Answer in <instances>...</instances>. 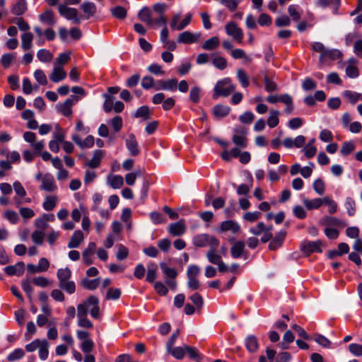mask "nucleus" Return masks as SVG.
<instances>
[{
    "mask_svg": "<svg viewBox=\"0 0 362 362\" xmlns=\"http://www.w3.org/2000/svg\"><path fill=\"white\" fill-rule=\"evenodd\" d=\"M235 89V86L232 83L230 78H224L219 80L214 88L213 98L216 99L218 96L227 97Z\"/></svg>",
    "mask_w": 362,
    "mask_h": 362,
    "instance_id": "f257e3e1",
    "label": "nucleus"
},
{
    "mask_svg": "<svg viewBox=\"0 0 362 362\" xmlns=\"http://www.w3.org/2000/svg\"><path fill=\"white\" fill-rule=\"evenodd\" d=\"M76 134L72 135L73 141L81 148H87L89 146L90 136H86L83 139V136L87 134L89 132L88 127H85L83 123L81 120L76 122Z\"/></svg>",
    "mask_w": 362,
    "mask_h": 362,
    "instance_id": "f03ea898",
    "label": "nucleus"
},
{
    "mask_svg": "<svg viewBox=\"0 0 362 362\" xmlns=\"http://www.w3.org/2000/svg\"><path fill=\"white\" fill-rule=\"evenodd\" d=\"M192 243L194 246L203 247L209 246L219 245V240L214 236L206 233L199 234L193 238Z\"/></svg>",
    "mask_w": 362,
    "mask_h": 362,
    "instance_id": "7ed1b4c3",
    "label": "nucleus"
},
{
    "mask_svg": "<svg viewBox=\"0 0 362 362\" xmlns=\"http://www.w3.org/2000/svg\"><path fill=\"white\" fill-rule=\"evenodd\" d=\"M181 18V13H175L173 16L170 21V26L173 30H182L186 27H187L192 18V13H187L185 17L180 22V23H177V21H179Z\"/></svg>",
    "mask_w": 362,
    "mask_h": 362,
    "instance_id": "20e7f679",
    "label": "nucleus"
},
{
    "mask_svg": "<svg viewBox=\"0 0 362 362\" xmlns=\"http://www.w3.org/2000/svg\"><path fill=\"white\" fill-rule=\"evenodd\" d=\"M58 11L60 16L69 21H73L74 23H78L80 19L78 16V11L76 8H71L64 4H58Z\"/></svg>",
    "mask_w": 362,
    "mask_h": 362,
    "instance_id": "39448f33",
    "label": "nucleus"
},
{
    "mask_svg": "<svg viewBox=\"0 0 362 362\" xmlns=\"http://www.w3.org/2000/svg\"><path fill=\"white\" fill-rule=\"evenodd\" d=\"M202 37L200 32L192 33L189 30L180 33L177 38V42L180 44H193L198 42Z\"/></svg>",
    "mask_w": 362,
    "mask_h": 362,
    "instance_id": "423d86ee",
    "label": "nucleus"
},
{
    "mask_svg": "<svg viewBox=\"0 0 362 362\" xmlns=\"http://www.w3.org/2000/svg\"><path fill=\"white\" fill-rule=\"evenodd\" d=\"M78 101V98L76 95H71L64 103L57 105V111L65 117H69L72 114L73 105Z\"/></svg>",
    "mask_w": 362,
    "mask_h": 362,
    "instance_id": "0eeeda50",
    "label": "nucleus"
},
{
    "mask_svg": "<svg viewBox=\"0 0 362 362\" xmlns=\"http://www.w3.org/2000/svg\"><path fill=\"white\" fill-rule=\"evenodd\" d=\"M322 241L317 240L315 241L304 240L300 243V250L306 255L313 252H322Z\"/></svg>",
    "mask_w": 362,
    "mask_h": 362,
    "instance_id": "6e6552de",
    "label": "nucleus"
},
{
    "mask_svg": "<svg viewBox=\"0 0 362 362\" xmlns=\"http://www.w3.org/2000/svg\"><path fill=\"white\" fill-rule=\"evenodd\" d=\"M225 30L228 35L232 37L233 39L238 43L242 42L243 39V32L240 28L238 27L235 23H228L225 26Z\"/></svg>",
    "mask_w": 362,
    "mask_h": 362,
    "instance_id": "1a4fd4ad",
    "label": "nucleus"
},
{
    "mask_svg": "<svg viewBox=\"0 0 362 362\" xmlns=\"http://www.w3.org/2000/svg\"><path fill=\"white\" fill-rule=\"evenodd\" d=\"M245 243L241 240L236 241L233 243L230 247L231 256L234 259H238L243 257L245 259L247 257V254L245 251Z\"/></svg>",
    "mask_w": 362,
    "mask_h": 362,
    "instance_id": "9d476101",
    "label": "nucleus"
},
{
    "mask_svg": "<svg viewBox=\"0 0 362 362\" xmlns=\"http://www.w3.org/2000/svg\"><path fill=\"white\" fill-rule=\"evenodd\" d=\"M40 189L46 192H54L57 190V187L55 184L53 176L50 174L44 175L41 179V185Z\"/></svg>",
    "mask_w": 362,
    "mask_h": 362,
    "instance_id": "9b49d317",
    "label": "nucleus"
},
{
    "mask_svg": "<svg viewBox=\"0 0 362 362\" xmlns=\"http://www.w3.org/2000/svg\"><path fill=\"white\" fill-rule=\"evenodd\" d=\"M177 86V81L175 78H170L166 81L159 80L156 82L155 89L165 90L174 92Z\"/></svg>",
    "mask_w": 362,
    "mask_h": 362,
    "instance_id": "f8f14e48",
    "label": "nucleus"
},
{
    "mask_svg": "<svg viewBox=\"0 0 362 362\" xmlns=\"http://www.w3.org/2000/svg\"><path fill=\"white\" fill-rule=\"evenodd\" d=\"M235 134L233 136V142L239 148H245L247 145V140L245 136V131L243 129H235Z\"/></svg>",
    "mask_w": 362,
    "mask_h": 362,
    "instance_id": "ddd939ff",
    "label": "nucleus"
},
{
    "mask_svg": "<svg viewBox=\"0 0 362 362\" xmlns=\"http://www.w3.org/2000/svg\"><path fill=\"white\" fill-rule=\"evenodd\" d=\"M186 231V226L183 220L170 224L168 233L173 236H180Z\"/></svg>",
    "mask_w": 362,
    "mask_h": 362,
    "instance_id": "4468645a",
    "label": "nucleus"
},
{
    "mask_svg": "<svg viewBox=\"0 0 362 362\" xmlns=\"http://www.w3.org/2000/svg\"><path fill=\"white\" fill-rule=\"evenodd\" d=\"M240 230V225L233 221L227 220L221 222L220 225L219 232L230 231L233 234L237 233Z\"/></svg>",
    "mask_w": 362,
    "mask_h": 362,
    "instance_id": "2eb2a0df",
    "label": "nucleus"
},
{
    "mask_svg": "<svg viewBox=\"0 0 362 362\" xmlns=\"http://www.w3.org/2000/svg\"><path fill=\"white\" fill-rule=\"evenodd\" d=\"M286 235V231L284 230H281L279 232H278L275 237L270 242L269 245V249L272 250H276L279 248L282 245Z\"/></svg>",
    "mask_w": 362,
    "mask_h": 362,
    "instance_id": "dca6fc26",
    "label": "nucleus"
},
{
    "mask_svg": "<svg viewBox=\"0 0 362 362\" xmlns=\"http://www.w3.org/2000/svg\"><path fill=\"white\" fill-rule=\"evenodd\" d=\"M24 263L18 262L14 265H9L4 268V272L8 276L17 275L21 276L24 272Z\"/></svg>",
    "mask_w": 362,
    "mask_h": 362,
    "instance_id": "f3484780",
    "label": "nucleus"
},
{
    "mask_svg": "<svg viewBox=\"0 0 362 362\" xmlns=\"http://www.w3.org/2000/svg\"><path fill=\"white\" fill-rule=\"evenodd\" d=\"M77 337L81 341V347L85 353L90 351V341H89V333L86 331L79 330L77 332Z\"/></svg>",
    "mask_w": 362,
    "mask_h": 362,
    "instance_id": "a211bd4d",
    "label": "nucleus"
},
{
    "mask_svg": "<svg viewBox=\"0 0 362 362\" xmlns=\"http://www.w3.org/2000/svg\"><path fill=\"white\" fill-rule=\"evenodd\" d=\"M126 146L132 156H135L139 153L138 143L134 134H129L126 139Z\"/></svg>",
    "mask_w": 362,
    "mask_h": 362,
    "instance_id": "6ab92c4d",
    "label": "nucleus"
},
{
    "mask_svg": "<svg viewBox=\"0 0 362 362\" xmlns=\"http://www.w3.org/2000/svg\"><path fill=\"white\" fill-rule=\"evenodd\" d=\"M66 77V72L63 67L54 66L53 70L49 75V79L54 83H59Z\"/></svg>",
    "mask_w": 362,
    "mask_h": 362,
    "instance_id": "aec40b11",
    "label": "nucleus"
},
{
    "mask_svg": "<svg viewBox=\"0 0 362 362\" xmlns=\"http://www.w3.org/2000/svg\"><path fill=\"white\" fill-rule=\"evenodd\" d=\"M218 247V245L212 246L206 252L208 261L213 264H217L222 261L221 255L217 252Z\"/></svg>",
    "mask_w": 362,
    "mask_h": 362,
    "instance_id": "412c9836",
    "label": "nucleus"
},
{
    "mask_svg": "<svg viewBox=\"0 0 362 362\" xmlns=\"http://www.w3.org/2000/svg\"><path fill=\"white\" fill-rule=\"evenodd\" d=\"M39 20L40 22L47 25H54L56 23L54 13L51 9H47L40 14Z\"/></svg>",
    "mask_w": 362,
    "mask_h": 362,
    "instance_id": "4be33fe9",
    "label": "nucleus"
},
{
    "mask_svg": "<svg viewBox=\"0 0 362 362\" xmlns=\"http://www.w3.org/2000/svg\"><path fill=\"white\" fill-rule=\"evenodd\" d=\"M107 183L112 189H119L124 185V178L119 175H109L107 177Z\"/></svg>",
    "mask_w": 362,
    "mask_h": 362,
    "instance_id": "5701e85b",
    "label": "nucleus"
},
{
    "mask_svg": "<svg viewBox=\"0 0 362 362\" xmlns=\"http://www.w3.org/2000/svg\"><path fill=\"white\" fill-rule=\"evenodd\" d=\"M245 345L249 352H256L259 348L257 337L255 335H248L245 339Z\"/></svg>",
    "mask_w": 362,
    "mask_h": 362,
    "instance_id": "b1692460",
    "label": "nucleus"
},
{
    "mask_svg": "<svg viewBox=\"0 0 362 362\" xmlns=\"http://www.w3.org/2000/svg\"><path fill=\"white\" fill-rule=\"evenodd\" d=\"M230 111V107L227 105L218 104L214 107L213 114L218 119L226 117Z\"/></svg>",
    "mask_w": 362,
    "mask_h": 362,
    "instance_id": "393cba45",
    "label": "nucleus"
},
{
    "mask_svg": "<svg viewBox=\"0 0 362 362\" xmlns=\"http://www.w3.org/2000/svg\"><path fill=\"white\" fill-rule=\"evenodd\" d=\"M324 202L323 198H315L313 199H304L303 200V204L308 210H313L319 209L322 204Z\"/></svg>",
    "mask_w": 362,
    "mask_h": 362,
    "instance_id": "a878e982",
    "label": "nucleus"
},
{
    "mask_svg": "<svg viewBox=\"0 0 362 362\" xmlns=\"http://www.w3.org/2000/svg\"><path fill=\"white\" fill-rule=\"evenodd\" d=\"M84 239V236L83 233L81 230H76L74 233L71 239L68 243L69 248H76L78 247L80 244L83 242Z\"/></svg>",
    "mask_w": 362,
    "mask_h": 362,
    "instance_id": "bb28decb",
    "label": "nucleus"
},
{
    "mask_svg": "<svg viewBox=\"0 0 362 362\" xmlns=\"http://www.w3.org/2000/svg\"><path fill=\"white\" fill-rule=\"evenodd\" d=\"M349 64L346 67V74L348 77L355 78L358 76V69H357L356 64L357 60L354 58L349 59Z\"/></svg>",
    "mask_w": 362,
    "mask_h": 362,
    "instance_id": "cd10ccee",
    "label": "nucleus"
},
{
    "mask_svg": "<svg viewBox=\"0 0 362 362\" xmlns=\"http://www.w3.org/2000/svg\"><path fill=\"white\" fill-rule=\"evenodd\" d=\"M33 35L26 32L21 35V47L24 51L31 49L33 46Z\"/></svg>",
    "mask_w": 362,
    "mask_h": 362,
    "instance_id": "c85d7f7f",
    "label": "nucleus"
},
{
    "mask_svg": "<svg viewBox=\"0 0 362 362\" xmlns=\"http://www.w3.org/2000/svg\"><path fill=\"white\" fill-rule=\"evenodd\" d=\"M340 54V52L337 49H325L324 53L320 54L319 59L320 62H322L324 60L327 59L333 60L339 57Z\"/></svg>",
    "mask_w": 362,
    "mask_h": 362,
    "instance_id": "c756f323",
    "label": "nucleus"
},
{
    "mask_svg": "<svg viewBox=\"0 0 362 362\" xmlns=\"http://www.w3.org/2000/svg\"><path fill=\"white\" fill-rule=\"evenodd\" d=\"M220 44L219 38L217 36L206 40L202 45V48L204 50H213Z\"/></svg>",
    "mask_w": 362,
    "mask_h": 362,
    "instance_id": "7c9ffc66",
    "label": "nucleus"
},
{
    "mask_svg": "<svg viewBox=\"0 0 362 362\" xmlns=\"http://www.w3.org/2000/svg\"><path fill=\"white\" fill-rule=\"evenodd\" d=\"M27 10V4L25 0H19L11 8V12L16 16L23 14Z\"/></svg>",
    "mask_w": 362,
    "mask_h": 362,
    "instance_id": "2f4dec72",
    "label": "nucleus"
},
{
    "mask_svg": "<svg viewBox=\"0 0 362 362\" xmlns=\"http://www.w3.org/2000/svg\"><path fill=\"white\" fill-rule=\"evenodd\" d=\"M59 284H62L65 281L70 280L71 276V271L68 267L64 269H59L57 272Z\"/></svg>",
    "mask_w": 362,
    "mask_h": 362,
    "instance_id": "473e14b6",
    "label": "nucleus"
},
{
    "mask_svg": "<svg viewBox=\"0 0 362 362\" xmlns=\"http://www.w3.org/2000/svg\"><path fill=\"white\" fill-rule=\"evenodd\" d=\"M342 95L352 105L356 103L361 97V94L352 90L343 91Z\"/></svg>",
    "mask_w": 362,
    "mask_h": 362,
    "instance_id": "72a5a7b5",
    "label": "nucleus"
},
{
    "mask_svg": "<svg viewBox=\"0 0 362 362\" xmlns=\"http://www.w3.org/2000/svg\"><path fill=\"white\" fill-rule=\"evenodd\" d=\"M71 52L60 53L56 58L54 66L63 67L71 59Z\"/></svg>",
    "mask_w": 362,
    "mask_h": 362,
    "instance_id": "f704fd0d",
    "label": "nucleus"
},
{
    "mask_svg": "<svg viewBox=\"0 0 362 362\" xmlns=\"http://www.w3.org/2000/svg\"><path fill=\"white\" fill-rule=\"evenodd\" d=\"M37 57L41 62L49 63L52 60L53 54L48 49H41L38 50Z\"/></svg>",
    "mask_w": 362,
    "mask_h": 362,
    "instance_id": "c9c22d12",
    "label": "nucleus"
},
{
    "mask_svg": "<svg viewBox=\"0 0 362 362\" xmlns=\"http://www.w3.org/2000/svg\"><path fill=\"white\" fill-rule=\"evenodd\" d=\"M157 265L155 263L151 262L147 266L146 281L152 283L156 279Z\"/></svg>",
    "mask_w": 362,
    "mask_h": 362,
    "instance_id": "e433bc0d",
    "label": "nucleus"
},
{
    "mask_svg": "<svg viewBox=\"0 0 362 362\" xmlns=\"http://www.w3.org/2000/svg\"><path fill=\"white\" fill-rule=\"evenodd\" d=\"M151 111L148 106L144 105L137 109L134 113V117L141 118L143 120H147L150 118Z\"/></svg>",
    "mask_w": 362,
    "mask_h": 362,
    "instance_id": "4c0bfd02",
    "label": "nucleus"
},
{
    "mask_svg": "<svg viewBox=\"0 0 362 362\" xmlns=\"http://www.w3.org/2000/svg\"><path fill=\"white\" fill-rule=\"evenodd\" d=\"M279 112L276 110H271L267 119V124L270 128H274L279 124Z\"/></svg>",
    "mask_w": 362,
    "mask_h": 362,
    "instance_id": "58836bf2",
    "label": "nucleus"
},
{
    "mask_svg": "<svg viewBox=\"0 0 362 362\" xmlns=\"http://www.w3.org/2000/svg\"><path fill=\"white\" fill-rule=\"evenodd\" d=\"M57 203V197L56 196H47L42 204L43 208L46 211H52Z\"/></svg>",
    "mask_w": 362,
    "mask_h": 362,
    "instance_id": "ea45409f",
    "label": "nucleus"
},
{
    "mask_svg": "<svg viewBox=\"0 0 362 362\" xmlns=\"http://www.w3.org/2000/svg\"><path fill=\"white\" fill-rule=\"evenodd\" d=\"M49 344L46 339L41 341L40 346L38 347L39 349V357L41 360H46L48 357L49 354Z\"/></svg>",
    "mask_w": 362,
    "mask_h": 362,
    "instance_id": "a19ab883",
    "label": "nucleus"
},
{
    "mask_svg": "<svg viewBox=\"0 0 362 362\" xmlns=\"http://www.w3.org/2000/svg\"><path fill=\"white\" fill-rule=\"evenodd\" d=\"M160 266L162 272L166 277L169 279H175L177 276V272L174 268L168 267L167 264L164 262L160 263Z\"/></svg>",
    "mask_w": 362,
    "mask_h": 362,
    "instance_id": "79ce46f5",
    "label": "nucleus"
},
{
    "mask_svg": "<svg viewBox=\"0 0 362 362\" xmlns=\"http://www.w3.org/2000/svg\"><path fill=\"white\" fill-rule=\"evenodd\" d=\"M138 16L139 19L149 25L153 24V21L152 20L150 15L149 8L144 7L143 8L139 13Z\"/></svg>",
    "mask_w": 362,
    "mask_h": 362,
    "instance_id": "37998d69",
    "label": "nucleus"
},
{
    "mask_svg": "<svg viewBox=\"0 0 362 362\" xmlns=\"http://www.w3.org/2000/svg\"><path fill=\"white\" fill-rule=\"evenodd\" d=\"M105 151L103 150H96L92 156V168L99 166L102 159L105 156Z\"/></svg>",
    "mask_w": 362,
    "mask_h": 362,
    "instance_id": "c03bdc74",
    "label": "nucleus"
},
{
    "mask_svg": "<svg viewBox=\"0 0 362 362\" xmlns=\"http://www.w3.org/2000/svg\"><path fill=\"white\" fill-rule=\"evenodd\" d=\"M112 15L120 20H122L127 16V10L120 6H117L110 9Z\"/></svg>",
    "mask_w": 362,
    "mask_h": 362,
    "instance_id": "a18cd8bd",
    "label": "nucleus"
},
{
    "mask_svg": "<svg viewBox=\"0 0 362 362\" xmlns=\"http://www.w3.org/2000/svg\"><path fill=\"white\" fill-rule=\"evenodd\" d=\"M323 223L328 226H344L345 224L339 219L332 216H326L323 219Z\"/></svg>",
    "mask_w": 362,
    "mask_h": 362,
    "instance_id": "49530a36",
    "label": "nucleus"
},
{
    "mask_svg": "<svg viewBox=\"0 0 362 362\" xmlns=\"http://www.w3.org/2000/svg\"><path fill=\"white\" fill-rule=\"evenodd\" d=\"M185 346L183 347L177 346L173 347L170 349V351H167L168 354L172 355L177 360H181L185 356Z\"/></svg>",
    "mask_w": 362,
    "mask_h": 362,
    "instance_id": "de8ad7c7",
    "label": "nucleus"
},
{
    "mask_svg": "<svg viewBox=\"0 0 362 362\" xmlns=\"http://www.w3.org/2000/svg\"><path fill=\"white\" fill-rule=\"evenodd\" d=\"M25 356V351L23 349L18 348L13 350L7 356V360L10 362H13L17 360H20Z\"/></svg>",
    "mask_w": 362,
    "mask_h": 362,
    "instance_id": "09e8293b",
    "label": "nucleus"
},
{
    "mask_svg": "<svg viewBox=\"0 0 362 362\" xmlns=\"http://www.w3.org/2000/svg\"><path fill=\"white\" fill-rule=\"evenodd\" d=\"M231 56L235 59L243 58L245 62H252V58L250 56L246 55L245 51L242 49H235L231 51Z\"/></svg>",
    "mask_w": 362,
    "mask_h": 362,
    "instance_id": "8fccbe9b",
    "label": "nucleus"
},
{
    "mask_svg": "<svg viewBox=\"0 0 362 362\" xmlns=\"http://www.w3.org/2000/svg\"><path fill=\"white\" fill-rule=\"evenodd\" d=\"M90 305V297L87 298L85 302L78 305L77 306V315H87L89 306Z\"/></svg>",
    "mask_w": 362,
    "mask_h": 362,
    "instance_id": "3c124183",
    "label": "nucleus"
},
{
    "mask_svg": "<svg viewBox=\"0 0 362 362\" xmlns=\"http://www.w3.org/2000/svg\"><path fill=\"white\" fill-rule=\"evenodd\" d=\"M250 183L249 184H241L237 187V194L239 195H246L250 190L252 186V177L251 175H249Z\"/></svg>",
    "mask_w": 362,
    "mask_h": 362,
    "instance_id": "603ef678",
    "label": "nucleus"
},
{
    "mask_svg": "<svg viewBox=\"0 0 362 362\" xmlns=\"http://www.w3.org/2000/svg\"><path fill=\"white\" fill-rule=\"evenodd\" d=\"M355 149V144L352 141H346L342 144L340 153L343 156L351 153Z\"/></svg>",
    "mask_w": 362,
    "mask_h": 362,
    "instance_id": "864d4df0",
    "label": "nucleus"
},
{
    "mask_svg": "<svg viewBox=\"0 0 362 362\" xmlns=\"http://www.w3.org/2000/svg\"><path fill=\"white\" fill-rule=\"evenodd\" d=\"M237 78L243 88H247L249 86L248 76L243 69H238L237 70Z\"/></svg>",
    "mask_w": 362,
    "mask_h": 362,
    "instance_id": "5fc2aeb1",
    "label": "nucleus"
},
{
    "mask_svg": "<svg viewBox=\"0 0 362 362\" xmlns=\"http://www.w3.org/2000/svg\"><path fill=\"white\" fill-rule=\"evenodd\" d=\"M323 204L328 206V212L329 214H334L337 211V204L330 197H325Z\"/></svg>",
    "mask_w": 362,
    "mask_h": 362,
    "instance_id": "6e6d98bb",
    "label": "nucleus"
},
{
    "mask_svg": "<svg viewBox=\"0 0 362 362\" xmlns=\"http://www.w3.org/2000/svg\"><path fill=\"white\" fill-rule=\"evenodd\" d=\"M59 286L69 294L74 293L76 291V285L73 281L69 280L62 284H59Z\"/></svg>",
    "mask_w": 362,
    "mask_h": 362,
    "instance_id": "4d7b16f0",
    "label": "nucleus"
},
{
    "mask_svg": "<svg viewBox=\"0 0 362 362\" xmlns=\"http://www.w3.org/2000/svg\"><path fill=\"white\" fill-rule=\"evenodd\" d=\"M117 252L116 253V257L118 260L125 259L129 255L128 249L122 244L117 245Z\"/></svg>",
    "mask_w": 362,
    "mask_h": 362,
    "instance_id": "13d9d810",
    "label": "nucleus"
},
{
    "mask_svg": "<svg viewBox=\"0 0 362 362\" xmlns=\"http://www.w3.org/2000/svg\"><path fill=\"white\" fill-rule=\"evenodd\" d=\"M101 316L102 313L98 306V300L92 296V318L99 319Z\"/></svg>",
    "mask_w": 362,
    "mask_h": 362,
    "instance_id": "bf43d9fd",
    "label": "nucleus"
},
{
    "mask_svg": "<svg viewBox=\"0 0 362 362\" xmlns=\"http://www.w3.org/2000/svg\"><path fill=\"white\" fill-rule=\"evenodd\" d=\"M288 13L293 21H298L300 18L299 6L296 4L290 5L288 8Z\"/></svg>",
    "mask_w": 362,
    "mask_h": 362,
    "instance_id": "052dcab7",
    "label": "nucleus"
},
{
    "mask_svg": "<svg viewBox=\"0 0 362 362\" xmlns=\"http://www.w3.org/2000/svg\"><path fill=\"white\" fill-rule=\"evenodd\" d=\"M345 208L349 216H354L356 212L355 202L351 197H347L344 204Z\"/></svg>",
    "mask_w": 362,
    "mask_h": 362,
    "instance_id": "680f3d73",
    "label": "nucleus"
},
{
    "mask_svg": "<svg viewBox=\"0 0 362 362\" xmlns=\"http://www.w3.org/2000/svg\"><path fill=\"white\" fill-rule=\"evenodd\" d=\"M4 217L12 224L17 223L19 220L18 214L13 210H7L4 211Z\"/></svg>",
    "mask_w": 362,
    "mask_h": 362,
    "instance_id": "e2e57ef3",
    "label": "nucleus"
},
{
    "mask_svg": "<svg viewBox=\"0 0 362 362\" xmlns=\"http://www.w3.org/2000/svg\"><path fill=\"white\" fill-rule=\"evenodd\" d=\"M108 124L115 132H119L122 127V119L119 116H115L108 122Z\"/></svg>",
    "mask_w": 362,
    "mask_h": 362,
    "instance_id": "0e129e2a",
    "label": "nucleus"
},
{
    "mask_svg": "<svg viewBox=\"0 0 362 362\" xmlns=\"http://www.w3.org/2000/svg\"><path fill=\"white\" fill-rule=\"evenodd\" d=\"M261 216V213L259 211H248L246 212L243 218L245 221L253 223L257 221Z\"/></svg>",
    "mask_w": 362,
    "mask_h": 362,
    "instance_id": "69168bd1",
    "label": "nucleus"
},
{
    "mask_svg": "<svg viewBox=\"0 0 362 362\" xmlns=\"http://www.w3.org/2000/svg\"><path fill=\"white\" fill-rule=\"evenodd\" d=\"M213 65L219 70H223L227 66V61L223 57H216L213 59Z\"/></svg>",
    "mask_w": 362,
    "mask_h": 362,
    "instance_id": "338daca9",
    "label": "nucleus"
},
{
    "mask_svg": "<svg viewBox=\"0 0 362 362\" xmlns=\"http://www.w3.org/2000/svg\"><path fill=\"white\" fill-rule=\"evenodd\" d=\"M313 189L315 192L319 194L322 195L325 190V182L322 179H317L313 182Z\"/></svg>",
    "mask_w": 362,
    "mask_h": 362,
    "instance_id": "774afa93",
    "label": "nucleus"
}]
</instances>
